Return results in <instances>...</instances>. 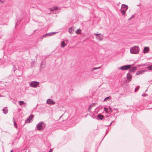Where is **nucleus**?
Segmentation results:
<instances>
[{
	"label": "nucleus",
	"instance_id": "49",
	"mask_svg": "<svg viewBox=\"0 0 152 152\" xmlns=\"http://www.w3.org/2000/svg\"><path fill=\"white\" fill-rule=\"evenodd\" d=\"M0 2H2V1H1V0H0Z\"/></svg>",
	"mask_w": 152,
	"mask_h": 152
},
{
	"label": "nucleus",
	"instance_id": "9",
	"mask_svg": "<svg viewBox=\"0 0 152 152\" xmlns=\"http://www.w3.org/2000/svg\"><path fill=\"white\" fill-rule=\"evenodd\" d=\"M102 35H101V34H99L97 36H96V37L97 40L101 41L102 39Z\"/></svg>",
	"mask_w": 152,
	"mask_h": 152
},
{
	"label": "nucleus",
	"instance_id": "19",
	"mask_svg": "<svg viewBox=\"0 0 152 152\" xmlns=\"http://www.w3.org/2000/svg\"><path fill=\"white\" fill-rule=\"evenodd\" d=\"M66 45V44L65 43L64 41H62L61 43V47L62 48H64L65 47V46Z\"/></svg>",
	"mask_w": 152,
	"mask_h": 152
},
{
	"label": "nucleus",
	"instance_id": "39",
	"mask_svg": "<svg viewBox=\"0 0 152 152\" xmlns=\"http://www.w3.org/2000/svg\"><path fill=\"white\" fill-rule=\"evenodd\" d=\"M45 34V36H46V37L47 36H48V33H47Z\"/></svg>",
	"mask_w": 152,
	"mask_h": 152
},
{
	"label": "nucleus",
	"instance_id": "20",
	"mask_svg": "<svg viewBox=\"0 0 152 152\" xmlns=\"http://www.w3.org/2000/svg\"><path fill=\"white\" fill-rule=\"evenodd\" d=\"M57 33H58V32H51L48 33V36H52Z\"/></svg>",
	"mask_w": 152,
	"mask_h": 152
},
{
	"label": "nucleus",
	"instance_id": "5",
	"mask_svg": "<svg viewBox=\"0 0 152 152\" xmlns=\"http://www.w3.org/2000/svg\"><path fill=\"white\" fill-rule=\"evenodd\" d=\"M39 85V83L36 81H33L30 83V86L32 87H37Z\"/></svg>",
	"mask_w": 152,
	"mask_h": 152
},
{
	"label": "nucleus",
	"instance_id": "51",
	"mask_svg": "<svg viewBox=\"0 0 152 152\" xmlns=\"http://www.w3.org/2000/svg\"><path fill=\"white\" fill-rule=\"evenodd\" d=\"M17 23H16V24H15V26L17 25Z\"/></svg>",
	"mask_w": 152,
	"mask_h": 152
},
{
	"label": "nucleus",
	"instance_id": "30",
	"mask_svg": "<svg viewBox=\"0 0 152 152\" xmlns=\"http://www.w3.org/2000/svg\"><path fill=\"white\" fill-rule=\"evenodd\" d=\"M147 68L149 70H152V65L149 66H148Z\"/></svg>",
	"mask_w": 152,
	"mask_h": 152
},
{
	"label": "nucleus",
	"instance_id": "31",
	"mask_svg": "<svg viewBox=\"0 0 152 152\" xmlns=\"http://www.w3.org/2000/svg\"><path fill=\"white\" fill-rule=\"evenodd\" d=\"M46 36H45V34H44L43 35H42V36H41L40 38V40H42L43 38L44 37H45Z\"/></svg>",
	"mask_w": 152,
	"mask_h": 152
},
{
	"label": "nucleus",
	"instance_id": "23",
	"mask_svg": "<svg viewBox=\"0 0 152 152\" xmlns=\"http://www.w3.org/2000/svg\"><path fill=\"white\" fill-rule=\"evenodd\" d=\"M31 120L30 119L28 118H27L25 121V123L30 122Z\"/></svg>",
	"mask_w": 152,
	"mask_h": 152
},
{
	"label": "nucleus",
	"instance_id": "37",
	"mask_svg": "<svg viewBox=\"0 0 152 152\" xmlns=\"http://www.w3.org/2000/svg\"><path fill=\"white\" fill-rule=\"evenodd\" d=\"M106 134H105V136L106 135V134H107V133L108 132V129H107L106 130Z\"/></svg>",
	"mask_w": 152,
	"mask_h": 152
},
{
	"label": "nucleus",
	"instance_id": "12",
	"mask_svg": "<svg viewBox=\"0 0 152 152\" xmlns=\"http://www.w3.org/2000/svg\"><path fill=\"white\" fill-rule=\"evenodd\" d=\"M95 103H93L90 105L89 106V107L88 109V111L90 113H91V108L93 107L94 105H95Z\"/></svg>",
	"mask_w": 152,
	"mask_h": 152
},
{
	"label": "nucleus",
	"instance_id": "36",
	"mask_svg": "<svg viewBox=\"0 0 152 152\" xmlns=\"http://www.w3.org/2000/svg\"><path fill=\"white\" fill-rule=\"evenodd\" d=\"M26 50H28L29 48V47L28 46L26 48H25Z\"/></svg>",
	"mask_w": 152,
	"mask_h": 152
},
{
	"label": "nucleus",
	"instance_id": "33",
	"mask_svg": "<svg viewBox=\"0 0 152 152\" xmlns=\"http://www.w3.org/2000/svg\"><path fill=\"white\" fill-rule=\"evenodd\" d=\"M109 109H110V113L112 112H113V110H112L111 108L110 107V106H109Z\"/></svg>",
	"mask_w": 152,
	"mask_h": 152
},
{
	"label": "nucleus",
	"instance_id": "26",
	"mask_svg": "<svg viewBox=\"0 0 152 152\" xmlns=\"http://www.w3.org/2000/svg\"><path fill=\"white\" fill-rule=\"evenodd\" d=\"M104 110L107 113H109L108 109L105 107L104 108Z\"/></svg>",
	"mask_w": 152,
	"mask_h": 152
},
{
	"label": "nucleus",
	"instance_id": "7",
	"mask_svg": "<svg viewBox=\"0 0 152 152\" xmlns=\"http://www.w3.org/2000/svg\"><path fill=\"white\" fill-rule=\"evenodd\" d=\"M127 79L128 80L129 82L132 80V76L128 73L127 74Z\"/></svg>",
	"mask_w": 152,
	"mask_h": 152
},
{
	"label": "nucleus",
	"instance_id": "6",
	"mask_svg": "<svg viewBox=\"0 0 152 152\" xmlns=\"http://www.w3.org/2000/svg\"><path fill=\"white\" fill-rule=\"evenodd\" d=\"M47 103L49 104H54L55 102L53 100L51 99H48L47 100Z\"/></svg>",
	"mask_w": 152,
	"mask_h": 152
},
{
	"label": "nucleus",
	"instance_id": "42",
	"mask_svg": "<svg viewBox=\"0 0 152 152\" xmlns=\"http://www.w3.org/2000/svg\"><path fill=\"white\" fill-rule=\"evenodd\" d=\"M95 35H96V36H97L99 34H97L96 33L94 34Z\"/></svg>",
	"mask_w": 152,
	"mask_h": 152
},
{
	"label": "nucleus",
	"instance_id": "27",
	"mask_svg": "<svg viewBox=\"0 0 152 152\" xmlns=\"http://www.w3.org/2000/svg\"><path fill=\"white\" fill-rule=\"evenodd\" d=\"M100 67H94L93 68H92L91 69V70L92 71H94L96 69H100Z\"/></svg>",
	"mask_w": 152,
	"mask_h": 152
},
{
	"label": "nucleus",
	"instance_id": "17",
	"mask_svg": "<svg viewBox=\"0 0 152 152\" xmlns=\"http://www.w3.org/2000/svg\"><path fill=\"white\" fill-rule=\"evenodd\" d=\"M19 105L21 106L23 104H25V105H26V104L24 102L22 101H19L18 102Z\"/></svg>",
	"mask_w": 152,
	"mask_h": 152
},
{
	"label": "nucleus",
	"instance_id": "14",
	"mask_svg": "<svg viewBox=\"0 0 152 152\" xmlns=\"http://www.w3.org/2000/svg\"><path fill=\"white\" fill-rule=\"evenodd\" d=\"M58 9V7L57 6H55L51 8H50V10L51 11H53V10H56Z\"/></svg>",
	"mask_w": 152,
	"mask_h": 152
},
{
	"label": "nucleus",
	"instance_id": "1",
	"mask_svg": "<svg viewBox=\"0 0 152 152\" xmlns=\"http://www.w3.org/2000/svg\"><path fill=\"white\" fill-rule=\"evenodd\" d=\"M46 126V124L43 122H41L39 123L36 126V128L39 131L43 130Z\"/></svg>",
	"mask_w": 152,
	"mask_h": 152
},
{
	"label": "nucleus",
	"instance_id": "2",
	"mask_svg": "<svg viewBox=\"0 0 152 152\" xmlns=\"http://www.w3.org/2000/svg\"><path fill=\"white\" fill-rule=\"evenodd\" d=\"M139 48L137 46H134L131 48L130 49V52L132 54H137L139 53Z\"/></svg>",
	"mask_w": 152,
	"mask_h": 152
},
{
	"label": "nucleus",
	"instance_id": "3",
	"mask_svg": "<svg viewBox=\"0 0 152 152\" xmlns=\"http://www.w3.org/2000/svg\"><path fill=\"white\" fill-rule=\"evenodd\" d=\"M128 7L125 4H122V5L121 11L122 15H124L125 13L128 9Z\"/></svg>",
	"mask_w": 152,
	"mask_h": 152
},
{
	"label": "nucleus",
	"instance_id": "43",
	"mask_svg": "<svg viewBox=\"0 0 152 152\" xmlns=\"http://www.w3.org/2000/svg\"><path fill=\"white\" fill-rule=\"evenodd\" d=\"M142 96H145V94H143L142 95Z\"/></svg>",
	"mask_w": 152,
	"mask_h": 152
},
{
	"label": "nucleus",
	"instance_id": "18",
	"mask_svg": "<svg viewBox=\"0 0 152 152\" xmlns=\"http://www.w3.org/2000/svg\"><path fill=\"white\" fill-rule=\"evenodd\" d=\"M74 31V30L72 27H70L69 29V32L70 34L72 33Z\"/></svg>",
	"mask_w": 152,
	"mask_h": 152
},
{
	"label": "nucleus",
	"instance_id": "32",
	"mask_svg": "<svg viewBox=\"0 0 152 152\" xmlns=\"http://www.w3.org/2000/svg\"><path fill=\"white\" fill-rule=\"evenodd\" d=\"M13 70H14V72L15 71V70H17V69H15L16 66L15 65H13Z\"/></svg>",
	"mask_w": 152,
	"mask_h": 152
},
{
	"label": "nucleus",
	"instance_id": "21",
	"mask_svg": "<svg viewBox=\"0 0 152 152\" xmlns=\"http://www.w3.org/2000/svg\"><path fill=\"white\" fill-rule=\"evenodd\" d=\"M81 31L80 29H78L75 32L77 34H79L80 33Z\"/></svg>",
	"mask_w": 152,
	"mask_h": 152
},
{
	"label": "nucleus",
	"instance_id": "47",
	"mask_svg": "<svg viewBox=\"0 0 152 152\" xmlns=\"http://www.w3.org/2000/svg\"><path fill=\"white\" fill-rule=\"evenodd\" d=\"M36 31V30H35V31H34V33L35 32V31Z\"/></svg>",
	"mask_w": 152,
	"mask_h": 152
},
{
	"label": "nucleus",
	"instance_id": "50",
	"mask_svg": "<svg viewBox=\"0 0 152 152\" xmlns=\"http://www.w3.org/2000/svg\"><path fill=\"white\" fill-rule=\"evenodd\" d=\"M147 91V89L145 91V92H146Z\"/></svg>",
	"mask_w": 152,
	"mask_h": 152
},
{
	"label": "nucleus",
	"instance_id": "38",
	"mask_svg": "<svg viewBox=\"0 0 152 152\" xmlns=\"http://www.w3.org/2000/svg\"><path fill=\"white\" fill-rule=\"evenodd\" d=\"M37 105H38V104H37V105L36 106V107H34V110H36V109H37Z\"/></svg>",
	"mask_w": 152,
	"mask_h": 152
},
{
	"label": "nucleus",
	"instance_id": "29",
	"mask_svg": "<svg viewBox=\"0 0 152 152\" xmlns=\"http://www.w3.org/2000/svg\"><path fill=\"white\" fill-rule=\"evenodd\" d=\"M140 88V86H138L137 87L135 88L134 91L135 92H136Z\"/></svg>",
	"mask_w": 152,
	"mask_h": 152
},
{
	"label": "nucleus",
	"instance_id": "44",
	"mask_svg": "<svg viewBox=\"0 0 152 152\" xmlns=\"http://www.w3.org/2000/svg\"><path fill=\"white\" fill-rule=\"evenodd\" d=\"M140 66H142V65H138V67H140Z\"/></svg>",
	"mask_w": 152,
	"mask_h": 152
},
{
	"label": "nucleus",
	"instance_id": "22",
	"mask_svg": "<svg viewBox=\"0 0 152 152\" xmlns=\"http://www.w3.org/2000/svg\"><path fill=\"white\" fill-rule=\"evenodd\" d=\"M13 122L14 123V127H15L17 128V124H16V122H15V120L14 118H13Z\"/></svg>",
	"mask_w": 152,
	"mask_h": 152
},
{
	"label": "nucleus",
	"instance_id": "11",
	"mask_svg": "<svg viewBox=\"0 0 152 152\" xmlns=\"http://www.w3.org/2000/svg\"><path fill=\"white\" fill-rule=\"evenodd\" d=\"M3 111V113L5 114H6L8 112V110L7 108V107H4V108L2 110Z\"/></svg>",
	"mask_w": 152,
	"mask_h": 152
},
{
	"label": "nucleus",
	"instance_id": "45",
	"mask_svg": "<svg viewBox=\"0 0 152 152\" xmlns=\"http://www.w3.org/2000/svg\"><path fill=\"white\" fill-rule=\"evenodd\" d=\"M63 115H62L60 117V118H61V117H62V116Z\"/></svg>",
	"mask_w": 152,
	"mask_h": 152
},
{
	"label": "nucleus",
	"instance_id": "16",
	"mask_svg": "<svg viewBox=\"0 0 152 152\" xmlns=\"http://www.w3.org/2000/svg\"><path fill=\"white\" fill-rule=\"evenodd\" d=\"M45 66V64L44 63V62H42L41 63V64L40 65V68L41 69L42 68H44Z\"/></svg>",
	"mask_w": 152,
	"mask_h": 152
},
{
	"label": "nucleus",
	"instance_id": "35",
	"mask_svg": "<svg viewBox=\"0 0 152 152\" xmlns=\"http://www.w3.org/2000/svg\"><path fill=\"white\" fill-rule=\"evenodd\" d=\"M114 110L116 111L117 113L118 112V110L117 108H114Z\"/></svg>",
	"mask_w": 152,
	"mask_h": 152
},
{
	"label": "nucleus",
	"instance_id": "13",
	"mask_svg": "<svg viewBox=\"0 0 152 152\" xmlns=\"http://www.w3.org/2000/svg\"><path fill=\"white\" fill-rule=\"evenodd\" d=\"M137 69V67L135 66H134L132 68L130 69L129 70V72H132L135 71Z\"/></svg>",
	"mask_w": 152,
	"mask_h": 152
},
{
	"label": "nucleus",
	"instance_id": "4",
	"mask_svg": "<svg viewBox=\"0 0 152 152\" xmlns=\"http://www.w3.org/2000/svg\"><path fill=\"white\" fill-rule=\"evenodd\" d=\"M134 64L132 65H124L123 66H122L119 68L118 69H121L122 70H126L128 69H130L131 68L132 66H133Z\"/></svg>",
	"mask_w": 152,
	"mask_h": 152
},
{
	"label": "nucleus",
	"instance_id": "15",
	"mask_svg": "<svg viewBox=\"0 0 152 152\" xmlns=\"http://www.w3.org/2000/svg\"><path fill=\"white\" fill-rule=\"evenodd\" d=\"M145 72L144 70H142L140 71H138L136 72V75H139L140 74H141L142 73Z\"/></svg>",
	"mask_w": 152,
	"mask_h": 152
},
{
	"label": "nucleus",
	"instance_id": "24",
	"mask_svg": "<svg viewBox=\"0 0 152 152\" xmlns=\"http://www.w3.org/2000/svg\"><path fill=\"white\" fill-rule=\"evenodd\" d=\"M18 71H19L20 73V74L18 76L19 77L21 76V75H22V74H23V72H22V71H20V70L19 68H18Z\"/></svg>",
	"mask_w": 152,
	"mask_h": 152
},
{
	"label": "nucleus",
	"instance_id": "8",
	"mask_svg": "<svg viewBox=\"0 0 152 152\" xmlns=\"http://www.w3.org/2000/svg\"><path fill=\"white\" fill-rule=\"evenodd\" d=\"M104 118V115L100 114H98L97 116V119L98 120H102Z\"/></svg>",
	"mask_w": 152,
	"mask_h": 152
},
{
	"label": "nucleus",
	"instance_id": "25",
	"mask_svg": "<svg viewBox=\"0 0 152 152\" xmlns=\"http://www.w3.org/2000/svg\"><path fill=\"white\" fill-rule=\"evenodd\" d=\"M111 96H107L106 97L104 100V101L106 100H107V99H111Z\"/></svg>",
	"mask_w": 152,
	"mask_h": 152
},
{
	"label": "nucleus",
	"instance_id": "40",
	"mask_svg": "<svg viewBox=\"0 0 152 152\" xmlns=\"http://www.w3.org/2000/svg\"><path fill=\"white\" fill-rule=\"evenodd\" d=\"M112 124V122H111L109 125H107V126H111Z\"/></svg>",
	"mask_w": 152,
	"mask_h": 152
},
{
	"label": "nucleus",
	"instance_id": "41",
	"mask_svg": "<svg viewBox=\"0 0 152 152\" xmlns=\"http://www.w3.org/2000/svg\"><path fill=\"white\" fill-rule=\"evenodd\" d=\"M52 149H51L49 150V152H52Z\"/></svg>",
	"mask_w": 152,
	"mask_h": 152
},
{
	"label": "nucleus",
	"instance_id": "10",
	"mask_svg": "<svg viewBox=\"0 0 152 152\" xmlns=\"http://www.w3.org/2000/svg\"><path fill=\"white\" fill-rule=\"evenodd\" d=\"M149 51V49L148 47H144L143 50V52L144 53H148Z\"/></svg>",
	"mask_w": 152,
	"mask_h": 152
},
{
	"label": "nucleus",
	"instance_id": "48",
	"mask_svg": "<svg viewBox=\"0 0 152 152\" xmlns=\"http://www.w3.org/2000/svg\"><path fill=\"white\" fill-rule=\"evenodd\" d=\"M12 152V150H11V151H10V152Z\"/></svg>",
	"mask_w": 152,
	"mask_h": 152
},
{
	"label": "nucleus",
	"instance_id": "46",
	"mask_svg": "<svg viewBox=\"0 0 152 152\" xmlns=\"http://www.w3.org/2000/svg\"><path fill=\"white\" fill-rule=\"evenodd\" d=\"M114 122V121H113L111 122H112V123H113V122Z\"/></svg>",
	"mask_w": 152,
	"mask_h": 152
},
{
	"label": "nucleus",
	"instance_id": "34",
	"mask_svg": "<svg viewBox=\"0 0 152 152\" xmlns=\"http://www.w3.org/2000/svg\"><path fill=\"white\" fill-rule=\"evenodd\" d=\"M134 15H133L131 17H130L129 19L128 20H130L131 19V18H134Z\"/></svg>",
	"mask_w": 152,
	"mask_h": 152
},
{
	"label": "nucleus",
	"instance_id": "28",
	"mask_svg": "<svg viewBox=\"0 0 152 152\" xmlns=\"http://www.w3.org/2000/svg\"><path fill=\"white\" fill-rule=\"evenodd\" d=\"M34 118V115H30L29 116L28 118L30 119L31 120L32 119Z\"/></svg>",
	"mask_w": 152,
	"mask_h": 152
}]
</instances>
